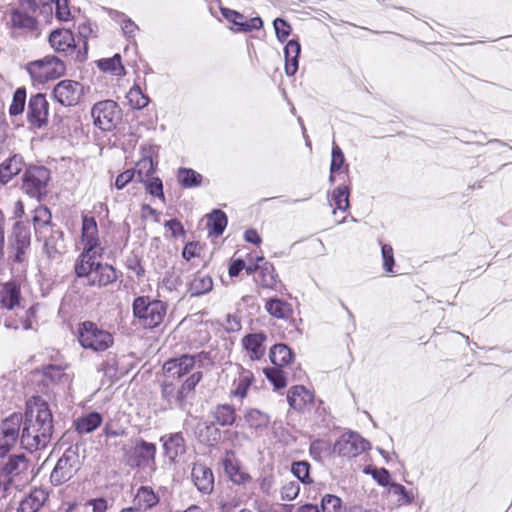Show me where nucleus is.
Listing matches in <instances>:
<instances>
[{"label":"nucleus","instance_id":"obj_1","mask_svg":"<svg viewBox=\"0 0 512 512\" xmlns=\"http://www.w3.org/2000/svg\"><path fill=\"white\" fill-rule=\"evenodd\" d=\"M22 448L33 452L48 446L54 432L53 414L49 404L40 396H32L25 403Z\"/></svg>","mask_w":512,"mask_h":512},{"label":"nucleus","instance_id":"obj_2","mask_svg":"<svg viewBox=\"0 0 512 512\" xmlns=\"http://www.w3.org/2000/svg\"><path fill=\"white\" fill-rule=\"evenodd\" d=\"M99 254H80L75 262L74 271L78 278L86 279L88 286L105 287L117 281V270L110 264L102 263Z\"/></svg>","mask_w":512,"mask_h":512},{"label":"nucleus","instance_id":"obj_3","mask_svg":"<svg viewBox=\"0 0 512 512\" xmlns=\"http://www.w3.org/2000/svg\"><path fill=\"white\" fill-rule=\"evenodd\" d=\"M34 13L25 7H10L5 11V26L12 39H37L41 35L40 23Z\"/></svg>","mask_w":512,"mask_h":512},{"label":"nucleus","instance_id":"obj_4","mask_svg":"<svg viewBox=\"0 0 512 512\" xmlns=\"http://www.w3.org/2000/svg\"><path fill=\"white\" fill-rule=\"evenodd\" d=\"M30 463L24 454H12L0 465V476L4 484V492L10 486L19 488L30 480Z\"/></svg>","mask_w":512,"mask_h":512},{"label":"nucleus","instance_id":"obj_5","mask_svg":"<svg viewBox=\"0 0 512 512\" xmlns=\"http://www.w3.org/2000/svg\"><path fill=\"white\" fill-rule=\"evenodd\" d=\"M133 315L144 328L159 326L167 312V306L161 300H152L149 296L136 297L132 304Z\"/></svg>","mask_w":512,"mask_h":512},{"label":"nucleus","instance_id":"obj_6","mask_svg":"<svg viewBox=\"0 0 512 512\" xmlns=\"http://www.w3.org/2000/svg\"><path fill=\"white\" fill-rule=\"evenodd\" d=\"M125 463L132 468H150L156 469L157 448L154 443L147 442L142 438L131 440L129 447L122 448Z\"/></svg>","mask_w":512,"mask_h":512},{"label":"nucleus","instance_id":"obj_7","mask_svg":"<svg viewBox=\"0 0 512 512\" xmlns=\"http://www.w3.org/2000/svg\"><path fill=\"white\" fill-rule=\"evenodd\" d=\"M78 341L84 349L94 352H103L109 349L113 343V335L94 322L84 321L78 326Z\"/></svg>","mask_w":512,"mask_h":512},{"label":"nucleus","instance_id":"obj_8","mask_svg":"<svg viewBox=\"0 0 512 512\" xmlns=\"http://www.w3.org/2000/svg\"><path fill=\"white\" fill-rule=\"evenodd\" d=\"M65 70L64 62L54 55H49L27 64L29 75L38 83L57 79L64 75Z\"/></svg>","mask_w":512,"mask_h":512},{"label":"nucleus","instance_id":"obj_9","mask_svg":"<svg viewBox=\"0 0 512 512\" xmlns=\"http://www.w3.org/2000/svg\"><path fill=\"white\" fill-rule=\"evenodd\" d=\"M50 170L44 166H29L22 177V190L31 198L41 200L48 193Z\"/></svg>","mask_w":512,"mask_h":512},{"label":"nucleus","instance_id":"obj_10","mask_svg":"<svg viewBox=\"0 0 512 512\" xmlns=\"http://www.w3.org/2000/svg\"><path fill=\"white\" fill-rule=\"evenodd\" d=\"M91 116L96 127L103 131H111L121 120V109L115 101L103 100L93 105Z\"/></svg>","mask_w":512,"mask_h":512},{"label":"nucleus","instance_id":"obj_11","mask_svg":"<svg viewBox=\"0 0 512 512\" xmlns=\"http://www.w3.org/2000/svg\"><path fill=\"white\" fill-rule=\"evenodd\" d=\"M80 468L79 455L77 449L69 447L59 458L54 467L50 479L58 486L69 481Z\"/></svg>","mask_w":512,"mask_h":512},{"label":"nucleus","instance_id":"obj_12","mask_svg":"<svg viewBox=\"0 0 512 512\" xmlns=\"http://www.w3.org/2000/svg\"><path fill=\"white\" fill-rule=\"evenodd\" d=\"M206 360H210L209 354L206 352H200L195 355L183 354L178 358L166 361L163 369L168 375L180 378L189 373L194 367H203V363Z\"/></svg>","mask_w":512,"mask_h":512},{"label":"nucleus","instance_id":"obj_13","mask_svg":"<svg viewBox=\"0 0 512 512\" xmlns=\"http://www.w3.org/2000/svg\"><path fill=\"white\" fill-rule=\"evenodd\" d=\"M370 448V443L360 434L348 431L335 442L333 451L342 457H356Z\"/></svg>","mask_w":512,"mask_h":512},{"label":"nucleus","instance_id":"obj_14","mask_svg":"<svg viewBox=\"0 0 512 512\" xmlns=\"http://www.w3.org/2000/svg\"><path fill=\"white\" fill-rule=\"evenodd\" d=\"M49 103L42 93L32 95L28 101L27 122L35 129H41L48 124Z\"/></svg>","mask_w":512,"mask_h":512},{"label":"nucleus","instance_id":"obj_15","mask_svg":"<svg viewBox=\"0 0 512 512\" xmlns=\"http://www.w3.org/2000/svg\"><path fill=\"white\" fill-rule=\"evenodd\" d=\"M83 95V86L73 80H62L53 89L55 100L62 106L76 105Z\"/></svg>","mask_w":512,"mask_h":512},{"label":"nucleus","instance_id":"obj_16","mask_svg":"<svg viewBox=\"0 0 512 512\" xmlns=\"http://www.w3.org/2000/svg\"><path fill=\"white\" fill-rule=\"evenodd\" d=\"M82 242L84 248L81 254L102 256L103 248L100 247L97 222L92 216L84 215L82 218Z\"/></svg>","mask_w":512,"mask_h":512},{"label":"nucleus","instance_id":"obj_17","mask_svg":"<svg viewBox=\"0 0 512 512\" xmlns=\"http://www.w3.org/2000/svg\"><path fill=\"white\" fill-rule=\"evenodd\" d=\"M43 241V251L52 262H60L65 253L64 233L59 228L48 232L44 237H37Z\"/></svg>","mask_w":512,"mask_h":512},{"label":"nucleus","instance_id":"obj_18","mask_svg":"<svg viewBox=\"0 0 512 512\" xmlns=\"http://www.w3.org/2000/svg\"><path fill=\"white\" fill-rule=\"evenodd\" d=\"M31 244V230L28 223L17 221L12 230L11 246L16 251L15 260L22 262L24 254Z\"/></svg>","mask_w":512,"mask_h":512},{"label":"nucleus","instance_id":"obj_19","mask_svg":"<svg viewBox=\"0 0 512 512\" xmlns=\"http://www.w3.org/2000/svg\"><path fill=\"white\" fill-rule=\"evenodd\" d=\"M23 428V415L14 412L5 417L0 423V439L14 446L17 441L21 442Z\"/></svg>","mask_w":512,"mask_h":512},{"label":"nucleus","instance_id":"obj_20","mask_svg":"<svg viewBox=\"0 0 512 512\" xmlns=\"http://www.w3.org/2000/svg\"><path fill=\"white\" fill-rule=\"evenodd\" d=\"M221 14L227 21L235 26L232 28L234 32H251L259 30L263 26V21L260 17L247 19L243 14L236 10L222 7Z\"/></svg>","mask_w":512,"mask_h":512},{"label":"nucleus","instance_id":"obj_21","mask_svg":"<svg viewBox=\"0 0 512 512\" xmlns=\"http://www.w3.org/2000/svg\"><path fill=\"white\" fill-rule=\"evenodd\" d=\"M191 478L200 493H212L214 489V475L209 467L201 463H195L192 467Z\"/></svg>","mask_w":512,"mask_h":512},{"label":"nucleus","instance_id":"obj_22","mask_svg":"<svg viewBox=\"0 0 512 512\" xmlns=\"http://www.w3.org/2000/svg\"><path fill=\"white\" fill-rule=\"evenodd\" d=\"M160 441L163 444L164 455L170 462H176L178 457L186 453V443L181 432L164 435Z\"/></svg>","mask_w":512,"mask_h":512},{"label":"nucleus","instance_id":"obj_23","mask_svg":"<svg viewBox=\"0 0 512 512\" xmlns=\"http://www.w3.org/2000/svg\"><path fill=\"white\" fill-rule=\"evenodd\" d=\"M161 398L166 402V409L179 408L188 411L190 408V404L184 398L180 388L173 383L165 382L161 385Z\"/></svg>","mask_w":512,"mask_h":512},{"label":"nucleus","instance_id":"obj_24","mask_svg":"<svg viewBox=\"0 0 512 512\" xmlns=\"http://www.w3.org/2000/svg\"><path fill=\"white\" fill-rule=\"evenodd\" d=\"M49 43L55 51L65 53L66 55L74 53L76 49L74 35L68 29L52 31L49 35Z\"/></svg>","mask_w":512,"mask_h":512},{"label":"nucleus","instance_id":"obj_25","mask_svg":"<svg viewBox=\"0 0 512 512\" xmlns=\"http://www.w3.org/2000/svg\"><path fill=\"white\" fill-rule=\"evenodd\" d=\"M266 340L267 335L264 332L247 334L242 338V346L251 360H260L265 355Z\"/></svg>","mask_w":512,"mask_h":512},{"label":"nucleus","instance_id":"obj_26","mask_svg":"<svg viewBox=\"0 0 512 512\" xmlns=\"http://www.w3.org/2000/svg\"><path fill=\"white\" fill-rule=\"evenodd\" d=\"M32 222L36 238L44 237L48 232L56 229V226L52 224L51 211L43 205H39L33 210Z\"/></svg>","mask_w":512,"mask_h":512},{"label":"nucleus","instance_id":"obj_27","mask_svg":"<svg viewBox=\"0 0 512 512\" xmlns=\"http://www.w3.org/2000/svg\"><path fill=\"white\" fill-rule=\"evenodd\" d=\"M21 304L20 286L15 281L4 283L0 288V307L15 310Z\"/></svg>","mask_w":512,"mask_h":512},{"label":"nucleus","instance_id":"obj_28","mask_svg":"<svg viewBox=\"0 0 512 512\" xmlns=\"http://www.w3.org/2000/svg\"><path fill=\"white\" fill-rule=\"evenodd\" d=\"M39 304L30 306L19 319L6 317L4 320V326L7 329L17 330L22 328L23 330H32L38 323L37 312Z\"/></svg>","mask_w":512,"mask_h":512},{"label":"nucleus","instance_id":"obj_29","mask_svg":"<svg viewBox=\"0 0 512 512\" xmlns=\"http://www.w3.org/2000/svg\"><path fill=\"white\" fill-rule=\"evenodd\" d=\"M313 395L302 385L293 386L287 394V401L293 409L303 411L312 403Z\"/></svg>","mask_w":512,"mask_h":512},{"label":"nucleus","instance_id":"obj_30","mask_svg":"<svg viewBox=\"0 0 512 512\" xmlns=\"http://www.w3.org/2000/svg\"><path fill=\"white\" fill-rule=\"evenodd\" d=\"M25 163L21 155L15 154L0 164V183L7 184L14 176L18 175Z\"/></svg>","mask_w":512,"mask_h":512},{"label":"nucleus","instance_id":"obj_31","mask_svg":"<svg viewBox=\"0 0 512 512\" xmlns=\"http://www.w3.org/2000/svg\"><path fill=\"white\" fill-rule=\"evenodd\" d=\"M159 496L150 486H140L133 499V504L140 508V511L146 512L159 503Z\"/></svg>","mask_w":512,"mask_h":512},{"label":"nucleus","instance_id":"obj_32","mask_svg":"<svg viewBox=\"0 0 512 512\" xmlns=\"http://www.w3.org/2000/svg\"><path fill=\"white\" fill-rule=\"evenodd\" d=\"M301 52V46L297 40H290L284 48L285 73L293 76L298 70V59Z\"/></svg>","mask_w":512,"mask_h":512},{"label":"nucleus","instance_id":"obj_33","mask_svg":"<svg viewBox=\"0 0 512 512\" xmlns=\"http://www.w3.org/2000/svg\"><path fill=\"white\" fill-rule=\"evenodd\" d=\"M265 310L268 314L277 319L287 320L293 314V308L290 303L279 298H270L265 303Z\"/></svg>","mask_w":512,"mask_h":512},{"label":"nucleus","instance_id":"obj_34","mask_svg":"<svg viewBox=\"0 0 512 512\" xmlns=\"http://www.w3.org/2000/svg\"><path fill=\"white\" fill-rule=\"evenodd\" d=\"M46 500V492L42 489H35L20 502L18 512H37Z\"/></svg>","mask_w":512,"mask_h":512},{"label":"nucleus","instance_id":"obj_35","mask_svg":"<svg viewBox=\"0 0 512 512\" xmlns=\"http://www.w3.org/2000/svg\"><path fill=\"white\" fill-rule=\"evenodd\" d=\"M103 418L98 412H90L74 421V426L79 434H88L96 430L102 423Z\"/></svg>","mask_w":512,"mask_h":512},{"label":"nucleus","instance_id":"obj_36","mask_svg":"<svg viewBox=\"0 0 512 512\" xmlns=\"http://www.w3.org/2000/svg\"><path fill=\"white\" fill-rule=\"evenodd\" d=\"M214 422L222 427L232 426L236 419V409L230 404H218L212 411Z\"/></svg>","mask_w":512,"mask_h":512},{"label":"nucleus","instance_id":"obj_37","mask_svg":"<svg viewBox=\"0 0 512 512\" xmlns=\"http://www.w3.org/2000/svg\"><path fill=\"white\" fill-rule=\"evenodd\" d=\"M177 181L185 189H192L202 185L203 176L191 168L181 167L177 171Z\"/></svg>","mask_w":512,"mask_h":512},{"label":"nucleus","instance_id":"obj_38","mask_svg":"<svg viewBox=\"0 0 512 512\" xmlns=\"http://www.w3.org/2000/svg\"><path fill=\"white\" fill-rule=\"evenodd\" d=\"M227 222V216L222 210H213L207 216V228L209 230V234L214 236L222 235L227 226Z\"/></svg>","mask_w":512,"mask_h":512},{"label":"nucleus","instance_id":"obj_39","mask_svg":"<svg viewBox=\"0 0 512 512\" xmlns=\"http://www.w3.org/2000/svg\"><path fill=\"white\" fill-rule=\"evenodd\" d=\"M269 358L276 367H283L292 361L293 353L287 345L275 344L270 349Z\"/></svg>","mask_w":512,"mask_h":512},{"label":"nucleus","instance_id":"obj_40","mask_svg":"<svg viewBox=\"0 0 512 512\" xmlns=\"http://www.w3.org/2000/svg\"><path fill=\"white\" fill-rule=\"evenodd\" d=\"M212 287V278L209 275L198 272L189 284V292L191 296H201L208 293Z\"/></svg>","mask_w":512,"mask_h":512},{"label":"nucleus","instance_id":"obj_41","mask_svg":"<svg viewBox=\"0 0 512 512\" xmlns=\"http://www.w3.org/2000/svg\"><path fill=\"white\" fill-rule=\"evenodd\" d=\"M97 67L104 73H110L114 76L125 75V69L121 62L120 54H115L111 58H103L96 62Z\"/></svg>","mask_w":512,"mask_h":512},{"label":"nucleus","instance_id":"obj_42","mask_svg":"<svg viewBox=\"0 0 512 512\" xmlns=\"http://www.w3.org/2000/svg\"><path fill=\"white\" fill-rule=\"evenodd\" d=\"M244 420L251 429L263 430L269 424V417L258 409H248L244 413Z\"/></svg>","mask_w":512,"mask_h":512},{"label":"nucleus","instance_id":"obj_43","mask_svg":"<svg viewBox=\"0 0 512 512\" xmlns=\"http://www.w3.org/2000/svg\"><path fill=\"white\" fill-rule=\"evenodd\" d=\"M66 366L48 365L44 368V376L55 384L70 385L72 377L65 372Z\"/></svg>","mask_w":512,"mask_h":512},{"label":"nucleus","instance_id":"obj_44","mask_svg":"<svg viewBox=\"0 0 512 512\" xmlns=\"http://www.w3.org/2000/svg\"><path fill=\"white\" fill-rule=\"evenodd\" d=\"M278 275L275 272L274 266L269 262H264L260 266V270L257 276V282L267 289H274L277 284Z\"/></svg>","mask_w":512,"mask_h":512},{"label":"nucleus","instance_id":"obj_45","mask_svg":"<svg viewBox=\"0 0 512 512\" xmlns=\"http://www.w3.org/2000/svg\"><path fill=\"white\" fill-rule=\"evenodd\" d=\"M107 500L104 498L91 499L83 504H73L66 512H106Z\"/></svg>","mask_w":512,"mask_h":512},{"label":"nucleus","instance_id":"obj_46","mask_svg":"<svg viewBox=\"0 0 512 512\" xmlns=\"http://www.w3.org/2000/svg\"><path fill=\"white\" fill-rule=\"evenodd\" d=\"M253 380V373L249 370L242 369L238 379L234 381L235 389L232 391V394L241 399L245 398Z\"/></svg>","mask_w":512,"mask_h":512},{"label":"nucleus","instance_id":"obj_47","mask_svg":"<svg viewBox=\"0 0 512 512\" xmlns=\"http://www.w3.org/2000/svg\"><path fill=\"white\" fill-rule=\"evenodd\" d=\"M223 467L230 480L236 484H243L249 479V475L240 471L239 466L230 457L223 460Z\"/></svg>","mask_w":512,"mask_h":512},{"label":"nucleus","instance_id":"obj_48","mask_svg":"<svg viewBox=\"0 0 512 512\" xmlns=\"http://www.w3.org/2000/svg\"><path fill=\"white\" fill-rule=\"evenodd\" d=\"M135 178L137 182H143L148 178L153 177L154 174V164L153 160L150 157H144L136 163L135 169Z\"/></svg>","mask_w":512,"mask_h":512},{"label":"nucleus","instance_id":"obj_49","mask_svg":"<svg viewBox=\"0 0 512 512\" xmlns=\"http://www.w3.org/2000/svg\"><path fill=\"white\" fill-rule=\"evenodd\" d=\"M388 492L398 497L397 504L399 506L410 505L415 498V495L412 491H408L403 485L395 482L390 484L388 487Z\"/></svg>","mask_w":512,"mask_h":512},{"label":"nucleus","instance_id":"obj_50","mask_svg":"<svg viewBox=\"0 0 512 512\" xmlns=\"http://www.w3.org/2000/svg\"><path fill=\"white\" fill-rule=\"evenodd\" d=\"M203 377L202 372L197 371L190 375L183 384L179 387L180 391L184 395V398L188 401V403L191 405V401L194 398L195 395V387L196 385L201 381Z\"/></svg>","mask_w":512,"mask_h":512},{"label":"nucleus","instance_id":"obj_51","mask_svg":"<svg viewBox=\"0 0 512 512\" xmlns=\"http://www.w3.org/2000/svg\"><path fill=\"white\" fill-rule=\"evenodd\" d=\"M26 103V89L25 87H19L15 90L12 98V102L9 107L10 116H18L25 110Z\"/></svg>","mask_w":512,"mask_h":512},{"label":"nucleus","instance_id":"obj_52","mask_svg":"<svg viewBox=\"0 0 512 512\" xmlns=\"http://www.w3.org/2000/svg\"><path fill=\"white\" fill-rule=\"evenodd\" d=\"M127 100L130 106L134 109H143L149 103V98L146 96L138 85L133 86L127 93Z\"/></svg>","mask_w":512,"mask_h":512},{"label":"nucleus","instance_id":"obj_53","mask_svg":"<svg viewBox=\"0 0 512 512\" xmlns=\"http://www.w3.org/2000/svg\"><path fill=\"white\" fill-rule=\"evenodd\" d=\"M350 191L348 186L340 185L336 187L332 193V200L337 209L347 211L349 208Z\"/></svg>","mask_w":512,"mask_h":512},{"label":"nucleus","instance_id":"obj_54","mask_svg":"<svg viewBox=\"0 0 512 512\" xmlns=\"http://www.w3.org/2000/svg\"><path fill=\"white\" fill-rule=\"evenodd\" d=\"M281 367L265 368L263 370L266 378L272 383L276 390H280L286 387V377L284 372L280 369Z\"/></svg>","mask_w":512,"mask_h":512},{"label":"nucleus","instance_id":"obj_55","mask_svg":"<svg viewBox=\"0 0 512 512\" xmlns=\"http://www.w3.org/2000/svg\"><path fill=\"white\" fill-rule=\"evenodd\" d=\"M145 186V190L148 194L158 198L165 203V195L163 192V182L159 177H151L142 182Z\"/></svg>","mask_w":512,"mask_h":512},{"label":"nucleus","instance_id":"obj_56","mask_svg":"<svg viewBox=\"0 0 512 512\" xmlns=\"http://www.w3.org/2000/svg\"><path fill=\"white\" fill-rule=\"evenodd\" d=\"M293 475L304 484L312 482L310 478V464L306 461L294 462L291 467Z\"/></svg>","mask_w":512,"mask_h":512},{"label":"nucleus","instance_id":"obj_57","mask_svg":"<svg viewBox=\"0 0 512 512\" xmlns=\"http://www.w3.org/2000/svg\"><path fill=\"white\" fill-rule=\"evenodd\" d=\"M321 512H341V499L335 495L326 494L321 501Z\"/></svg>","mask_w":512,"mask_h":512},{"label":"nucleus","instance_id":"obj_58","mask_svg":"<svg viewBox=\"0 0 512 512\" xmlns=\"http://www.w3.org/2000/svg\"><path fill=\"white\" fill-rule=\"evenodd\" d=\"M345 162V157L342 149L333 143L332 153H331V164H330V173L334 174L338 172Z\"/></svg>","mask_w":512,"mask_h":512},{"label":"nucleus","instance_id":"obj_59","mask_svg":"<svg viewBox=\"0 0 512 512\" xmlns=\"http://www.w3.org/2000/svg\"><path fill=\"white\" fill-rule=\"evenodd\" d=\"M78 33H79V36L84 39V44H83V51L79 50L77 52L76 58L79 61H84L86 59V57H87V50H88L87 38L92 33V28H91L90 24H88V23L80 24L78 26Z\"/></svg>","mask_w":512,"mask_h":512},{"label":"nucleus","instance_id":"obj_60","mask_svg":"<svg viewBox=\"0 0 512 512\" xmlns=\"http://www.w3.org/2000/svg\"><path fill=\"white\" fill-rule=\"evenodd\" d=\"M381 254H382V260H383V269L387 273L393 272V266H394L395 260H394V252H393L392 246L389 244H382Z\"/></svg>","mask_w":512,"mask_h":512},{"label":"nucleus","instance_id":"obj_61","mask_svg":"<svg viewBox=\"0 0 512 512\" xmlns=\"http://www.w3.org/2000/svg\"><path fill=\"white\" fill-rule=\"evenodd\" d=\"M276 37L280 42L286 41L291 32V26L282 18H276L273 22Z\"/></svg>","mask_w":512,"mask_h":512},{"label":"nucleus","instance_id":"obj_62","mask_svg":"<svg viewBox=\"0 0 512 512\" xmlns=\"http://www.w3.org/2000/svg\"><path fill=\"white\" fill-rule=\"evenodd\" d=\"M365 472L367 474H371L373 479L381 486L389 487L391 482L390 480V474L389 471L385 468L380 469H373L372 471H369V469H365Z\"/></svg>","mask_w":512,"mask_h":512},{"label":"nucleus","instance_id":"obj_63","mask_svg":"<svg viewBox=\"0 0 512 512\" xmlns=\"http://www.w3.org/2000/svg\"><path fill=\"white\" fill-rule=\"evenodd\" d=\"M55 15L60 21H68L71 13L68 7V0H55Z\"/></svg>","mask_w":512,"mask_h":512},{"label":"nucleus","instance_id":"obj_64","mask_svg":"<svg viewBox=\"0 0 512 512\" xmlns=\"http://www.w3.org/2000/svg\"><path fill=\"white\" fill-rule=\"evenodd\" d=\"M300 491L299 484L295 481H291L286 483L281 489V497L283 500H293L295 499Z\"/></svg>","mask_w":512,"mask_h":512}]
</instances>
